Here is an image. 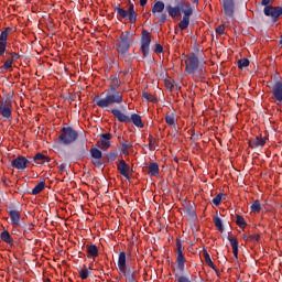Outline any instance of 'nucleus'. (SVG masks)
Here are the masks:
<instances>
[{
  "mask_svg": "<svg viewBox=\"0 0 282 282\" xmlns=\"http://www.w3.org/2000/svg\"><path fill=\"white\" fill-rule=\"evenodd\" d=\"M101 140H106L109 142V140L112 138L111 133H104L100 135Z\"/></svg>",
  "mask_w": 282,
  "mask_h": 282,
  "instance_id": "nucleus-53",
  "label": "nucleus"
},
{
  "mask_svg": "<svg viewBox=\"0 0 282 282\" xmlns=\"http://www.w3.org/2000/svg\"><path fill=\"white\" fill-rule=\"evenodd\" d=\"M117 171H119L120 175L126 177V180H130L129 173L131 171V166L127 164L126 160H120L117 162Z\"/></svg>",
  "mask_w": 282,
  "mask_h": 282,
  "instance_id": "nucleus-11",
  "label": "nucleus"
},
{
  "mask_svg": "<svg viewBox=\"0 0 282 282\" xmlns=\"http://www.w3.org/2000/svg\"><path fill=\"white\" fill-rule=\"evenodd\" d=\"M271 94L275 98L276 102H282V82H276L272 86Z\"/></svg>",
  "mask_w": 282,
  "mask_h": 282,
  "instance_id": "nucleus-14",
  "label": "nucleus"
},
{
  "mask_svg": "<svg viewBox=\"0 0 282 282\" xmlns=\"http://www.w3.org/2000/svg\"><path fill=\"white\" fill-rule=\"evenodd\" d=\"M153 140L152 139H149V147L152 148L153 147Z\"/></svg>",
  "mask_w": 282,
  "mask_h": 282,
  "instance_id": "nucleus-57",
  "label": "nucleus"
},
{
  "mask_svg": "<svg viewBox=\"0 0 282 282\" xmlns=\"http://www.w3.org/2000/svg\"><path fill=\"white\" fill-rule=\"evenodd\" d=\"M101 149H109V147H111V141H107L105 139H101Z\"/></svg>",
  "mask_w": 282,
  "mask_h": 282,
  "instance_id": "nucleus-46",
  "label": "nucleus"
},
{
  "mask_svg": "<svg viewBox=\"0 0 282 282\" xmlns=\"http://www.w3.org/2000/svg\"><path fill=\"white\" fill-rule=\"evenodd\" d=\"M164 8H165V6L162 1H156L154 3V6L152 7V14L155 15V14H160V13L164 12Z\"/></svg>",
  "mask_w": 282,
  "mask_h": 282,
  "instance_id": "nucleus-24",
  "label": "nucleus"
},
{
  "mask_svg": "<svg viewBox=\"0 0 282 282\" xmlns=\"http://www.w3.org/2000/svg\"><path fill=\"white\" fill-rule=\"evenodd\" d=\"M110 113L118 120V122H132L134 127L139 129H144V122H142V117L138 113H132L130 117L122 112L120 109L113 108Z\"/></svg>",
  "mask_w": 282,
  "mask_h": 282,
  "instance_id": "nucleus-3",
  "label": "nucleus"
},
{
  "mask_svg": "<svg viewBox=\"0 0 282 282\" xmlns=\"http://www.w3.org/2000/svg\"><path fill=\"white\" fill-rule=\"evenodd\" d=\"M166 19H169V15L166 13H162L160 17H159V23H166Z\"/></svg>",
  "mask_w": 282,
  "mask_h": 282,
  "instance_id": "nucleus-49",
  "label": "nucleus"
},
{
  "mask_svg": "<svg viewBox=\"0 0 282 282\" xmlns=\"http://www.w3.org/2000/svg\"><path fill=\"white\" fill-rule=\"evenodd\" d=\"M142 97L145 98L148 102H158V99L155 98V96H153L150 93L143 91Z\"/></svg>",
  "mask_w": 282,
  "mask_h": 282,
  "instance_id": "nucleus-36",
  "label": "nucleus"
},
{
  "mask_svg": "<svg viewBox=\"0 0 282 282\" xmlns=\"http://www.w3.org/2000/svg\"><path fill=\"white\" fill-rule=\"evenodd\" d=\"M45 162H50V156H46L43 153H37L33 156L32 166H36V164H45Z\"/></svg>",
  "mask_w": 282,
  "mask_h": 282,
  "instance_id": "nucleus-18",
  "label": "nucleus"
},
{
  "mask_svg": "<svg viewBox=\"0 0 282 282\" xmlns=\"http://www.w3.org/2000/svg\"><path fill=\"white\" fill-rule=\"evenodd\" d=\"M57 140L59 144L69 147V144H74V142L78 140V131L72 127H64L62 128Z\"/></svg>",
  "mask_w": 282,
  "mask_h": 282,
  "instance_id": "nucleus-5",
  "label": "nucleus"
},
{
  "mask_svg": "<svg viewBox=\"0 0 282 282\" xmlns=\"http://www.w3.org/2000/svg\"><path fill=\"white\" fill-rule=\"evenodd\" d=\"M122 85L120 78L112 77L109 89L105 91V98H100L99 96L94 97V102H96L97 107L100 109H107V107H111V105H122V93L118 91V87Z\"/></svg>",
  "mask_w": 282,
  "mask_h": 282,
  "instance_id": "nucleus-1",
  "label": "nucleus"
},
{
  "mask_svg": "<svg viewBox=\"0 0 282 282\" xmlns=\"http://www.w3.org/2000/svg\"><path fill=\"white\" fill-rule=\"evenodd\" d=\"M0 115L4 120L12 118V95H7L0 100Z\"/></svg>",
  "mask_w": 282,
  "mask_h": 282,
  "instance_id": "nucleus-7",
  "label": "nucleus"
},
{
  "mask_svg": "<svg viewBox=\"0 0 282 282\" xmlns=\"http://www.w3.org/2000/svg\"><path fill=\"white\" fill-rule=\"evenodd\" d=\"M272 1L274 0H261V6L264 7V17H270L272 19V22L276 23V21H279V19H281L282 17V7L270 6Z\"/></svg>",
  "mask_w": 282,
  "mask_h": 282,
  "instance_id": "nucleus-6",
  "label": "nucleus"
},
{
  "mask_svg": "<svg viewBox=\"0 0 282 282\" xmlns=\"http://www.w3.org/2000/svg\"><path fill=\"white\" fill-rule=\"evenodd\" d=\"M183 12H184L183 19H187L191 21V15L193 14V9L188 8L186 10H184Z\"/></svg>",
  "mask_w": 282,
  "mask_h": 282,
  "instance_id": "nucleus-43",
  "label": "nucleus"
},
{
  "mask_svg": "<svg viewBox=\"0 0 282 282\" xmlns=\"http://www.w3.org/2000/svg\"><path fill=\"white\" fill-rule=\"evenodd\" d=\"M128 14L130 23H135V21H138V13H135V7L131 2L129 3Z\"/></svg>",
  "mask_w": 282,
  "mask_h": 282,
  "instance_id": "nucleus-20",
  "label": "nucleus"
},
{
  "mask_svg": "<svg viewBox=\"0 0 282 282\" xmlns=\"http://www.w3.org/2000/svg\"><path fill=\"white\" fill-rule=\"evenodd\" d=\"M30 164H32V161L28 160V158L23 155H18L11 161L12 169H17L18 171H25Z\"/></svg>",
  "mask_w": 282,
  "mask_h": 282,
  "instance_id": "nucleus-9",
  "label": "nucleus"
},
{
  "mask_svg": "<svg viewBox=\"0 0 282 282\" xmlns=\"http://www.w3.org/2000/svg\"><path fill=\"white\" fill-rule=\"evenodd\" d=\"M228 241L232 248L235 259H239V242L235 237H228Z\"/></svg>",
  "mask_w": 282,
  "mask_h": 282,
  "instance_id": "nucleus-19",
  "label": "nucleus"
},
{
  "mask_svg": "<svg viewBox=\"0 0 282 282\" xmlns=\"http://www.w3.org/2000/svg\"><path fill=\"white\" fill-rule=\"evenodd\" d=\"M249 239H250V241H259V239H261V236H259V235H251V236H249Z\"/></svg>",
  "mask_w": 282,
  "mask_h": 282,
  "instance_id": "nucleus-54",
  "label": "nucleus"
},
{
  "mask_svg": "<svg viewBox=\"0 0 282 282\" xmlns=\"http://www.w3.org/2000/svg\"><path fill=\"white\" fill-rule=\"evenodd\" d=\"M250 149H259L265 147V138L254 137L249 140Z\"/></svg>",
  "mask_w": 282,
  "mask_h": 282,
  "instance_id": "nucleus-15",
  "label": "nucleus"
},
{
  "mask_svg": "<svg viewBox=\"0 0 282 282\" xmlns=\"http://www.w3.org/2000/svg\"><path fill=\"white\" fill-rule=\"evenodd\" d=\"M148 0H140V6L144 7L147 6Z\"/></svg>",
  "mask_w": 282,
  "mask_h": 282,
  "instance_id": "nucleus-55",
  "label": "nucleus"
},
{
  "mask_svg": "<svg viewBox=\"0 0 282 282\" xmlns=\"http://www.w3.org/2000/svg\"><path fill=\"white\" fill-rule=\"evenodd\" d=\"M0 237H1V240L4 241V243L10 245L14 241L8 230L2 231Z\"/></svg>",
  "mask_w": 282,
  "mask_h": 282,
  "instance_id": "nucleus-27",
  "label": "nucleus"
},
{
  "mask_svg": "<svg viewBox=\"0 0 282 282\" xmlns=\"http://www.w3.org/2000/svg\"><path fill=\"white\" fill-rule=\"evenodd\" d=\"M123 276H127L128 282H135V272L130 269H128V271L126 270V274H123Z\"/></svg>",
  "mask_w": 282,
  "mask_h": 282,
  "instance_id": "nucleus-34",
  "label": "nucleus"
},
{
  "mask_svg": "<svg viewBox=\"0 0 282 282\" xmlns=\"http://www.w3.org/2000/svg\"><path fill=\"white\" fill-rule=\"evenodd\" d=\"M107 158L110 160V162H113L116 161V158H118V153L116 151H111L108 153Z\"/></svg>",
  "mask_w": 282,
  "mask_h": 282,
  "instance_id": "nucleus-44",
  "label": "nucleus"
},
{
  "mask_svg": "<svg viewBox=\"0 0 282 282\" xmlns=\"http://www.w3.org/2000/svg\"><path fill=\"white\" fill-rule=\"evenodd\" d=\"M91 274V271H89V269L85 268L79 270V276L80 279H83V281H85V279H87L89 275Z\"/></svg>",
  "mask_w": 282,
  "mask_h": 282,
  "instance_id": "nucleus-35",
  "label": "nucleus"
},
{
  "mask_svg": "<svg viewBox=\"0 0 282 282\" xmlns=\"http://www.w3.org/2000/svg\"><path fill=\"white\" fill-rule=\"evenodd\" d=\"M250 65V59L241 58L238 61V68L243 69V67H248Z\"/></svg>",
  "mask_w": 282,
  "mask_h": 282,
  "instance_id": "nucleus-39",
  "label": "nucleus"
},
{
  "mask_svg": "<svg viewBox=\"0 0 282 282\" xmlns=\"http://www.w3.org/2000/svg\"><path fill=\"white\" fill-rule=\"evenodd\" d=\"M214 270V272L217 274V276H219V269H217V267L215 265V269H212Z\"/></svg>",
  "mask_w": 282,
  "mask_h": 282,
  "instance_id": "nucleus-56",
  "label": "nucleus"
},
{
  "mask_svg": "<svg viewBox=\"0 0 282 282\" xmlns=\"http://www.w3.org/2000/svg\"><path fill=\"white\" fill-rule=\"evenodd\" d=\"M184 62L185 72L187 74H196V72H199L200 78H204V76H206V68L203 64H199V57L195 53H189L185 55Z\"/></svg>",
  "mask_w": 282,
  "mask_h": 282,
  "instance_id": "nucleus-2",
  "label": "nucleus"
},
{
  "mask_svg": "<svg viewBox=\"0 0 282 282\" xmlns=\"http://www.w3.org/2000/svg\"><path fill=\"white\" fill-rule=\"evenodd\" d=\"M77 155L78 158H85V155H87V147H85V144L77 150Z\"/></svg>",
  "mask_w": 282,
  "mask_h": 282,
  "instance_id": "nucleus-42",
  "label": "nucleus"
},
{
  "mask_svg": "<svg viewBox=\"0 0 282 282\" xmlns=\"http://www.w3.org/2000/svg\"><path fill=\"white\" fill-rule=\"evenodd\" d=\"M203 254L205 258V263H207L209 268L215 269V263H213V259H210V254L206 249L203 250Z\"/></svg>",
  "mask_w": 282,
  "mask_h": 282,
  "instance_id": "nucleus-30",
  "label": "nucleus"
},
{
  "mask_svg": "<svg viewBox=\"0 0 282 282\" xmlns=\"http://www.w3.org/2000/svg\"><path fill=\"white\" fill-rule=\"evenodd\" d=\"M223 8L227 19L235 17V0H223Z\"/></svg>",
  "mask_w": 282,
  "mask_h": 282,
  "instance_id": "nucleus-10",
  "label": "nucleus"
},
{
  "mask_svg": "<svg viewBox=\"0 0 282 282\" xmlns=\"http://www.w3.org/2000/svg\"><path fill=\"white\" fill-rule=\"evenodd\" d=\"M154 52L155 54H162V52H164V47L161 44H155Z\"/></svg>",
  "mask_w": 282,
  "mask_h": 282,
  "instance_id": "nucleus-50",
  "label": "nucleus"
},
{
  "mask_svg": "<svg viewBox=\"0 0 282 282\" xmlns=\"http://www.w3.org/2000/svg\"><path fill=\"white\" fill-rule=\"evenodd\" d=\"M11 226H19L21 224V209H8Z\"/></svg>",
  "mask_w": 282,
  "mask_h": 282,
  "instance_id": "nucleus-13",
  "label": "nucleus"
},
{
  "mask_svg": "<svg viewBox=\"0 0 282 282\" xmlns=\"http://www.w3.org/2000/svg\"><path fill=\"white\" fill-rule=\"evenodd\" d=\"M131 147H133V144H131V143H124V142L121 143V151H122L123 155L129 154V152L127 150L131 149Z\"/></svg>",
  "mask_w": 282,
  "mask_h": 282,
  "instance_id": "nucleus-41",
  "label": "nucleus"
},
{
  "mask_svg": "<svg viewBox=\"0 0 282 282\" xmlns=\"http://www.w3.org/2000/svg\"><path fill=\"white\" fill-rule=\"evenodd\" d=\"M133 45V34L131 32L126 31L122 32L117 44V51L123 58H129V50Z\"/></svg>",
  "mask_w": 282,
  "mask_h": 282,
  "instance_id": "nucleus-4",
  "label": "nucleus"
},
{
  "mask_svg": "<svg viewBox=\"0 0 282 282\" xmlns=\"http://www.w3.org/2000/svg\"><path fill=\"white\" fill-rule=\"evenodd\" d=\"M86 252H87L88 259H96V257H98L99 254L98 247L94 243L86 246Z\"/></svg>",
  "mask_w": 282,
  "mask_h": 282,
  "instance_id": "nucleus-17",
  "label": "nucleus"
},
{
  "mask_svg": "<svg viewBox=\"0 0 282 282\" xmlns=\"http://www.w3.org/2000/svg\"><path fill=\"white\" fill-rule=\"evenodd\" d=\"M177 265L181 272H184V263H186V258H184V253H177Z\"/></svg>",
  "mask_w": 282,
  "mask_h": 282,
  "instance_id": "nucleus-26",
  "label": "nucleus"
},
{
  "mask_svg": "<svg viewBox=\"0 0 282 282\" xmlns=\"http://www.w3.org/2000/svg\"><path fill=\"white\" fill-rule=\"evenodd\" d=\"M45 188V183L44 181L40 182L35 187L32 189L31 194L33 195H39L43 189Z\"/></svg>",
  "mask_w": 282,
  "mask_h": 282,
  "instance_id": "nucleus-31",
  "label": "nucleus"
},
{
  "mask_svg": "<svg viewBox=\"0 0 282 282\" xmlns=\"http://www.w3.org/2000/svg\"><path fill=\"white\" fill-rule=\"evenodd\" d=\"M165 122L169 124V127L175 129V113L166 115Z\"/></svg>",
  "mask_w": 282,
  "mask_h": 282,
  "instance_id": "nucleus-28",
  "label": "nucleus"
},
{
  "mask_svg": "<svg viewBox=\"0 0 282 282\" xmlns=\"http://www.w3.org/2000/svg\"><path fill=\"white\" fill-rule=\"evenodd\" d=\"M90 155L93 158V164L98 169H101L102 162H100V160H102V151L97 148H91Z\"/></svg>",
  "mask_w": 282,
  "mask_h": 282,
  "instance_id": "nucleus-12",
  "label": "nucleus"
},
{
  "mask_svg": "<svg viewBox=\"0 0 282 282\" xmlns=\"http://www.w3.org/2000/svg\"><path fill=\"white\" fill-rule=\"evenodd\" d=\"M9 58L14 63V61H19V58H21V55H19V53H10Z\"/></svg>",
  "mask_w": 282,
  "mask_h": 282,
  "instance_id": "nucleus-47",
  "label": "nucleus"
},
{
  "mask_svg": "<svg viewBox=\"0 0 282 282\" xmlns=\"http://www.w3.org/2000/svg\"><path fill=\"white\" fill-rule=\"evenodd\" d=\"M61 171H65V166H62V167H61Z\"/></svg>",
  "mask_w": 282,
  "mask_h": 282,
  "instance_id": "nucleus-60",
  "label": "nucleus"
},
{
  "mask_svg": "<svg viewBox=\"0 0 282 282\" xmlns=\"http://www.w3.org/2000/svg\"><path fill=\"white\" fill-rule=\"evenodd\" d=\"M214 224H215L217 230H219V232H224V223L221 221V218L216 216L214 218Z\"/></svg>",
  "mask_w": 282,
  "mask_h": 282,
  "instance_id": "nucleus-33",
  "label": "nucleus"
},
{
  "mask_svg": "<svg viewBox=\"0 0 282 282\" xmlns=\"http://www.w3.org/2000/svg\"><path fill=\"white\" fill-rule=\"evenodd\" d=\"M176 248H177V253H184L182 249V240L180 238L176 239Z\"/></svg>",
  "mask_w": 282,
  "mask_h": 282,
  "instance_id": "nucleus-48",
  "label": "nucleus"
},
{
  "mask_svg": "<svg viewBox=\"0 0 282 282\" xmlns=\"http://www.w3.org/2000/svg\"><path fill=\"white\" fill-rule=\"evenodd\" d=\"M7 47H8V44L0 43V56H3L6 54Z\"/></svg>",
  "mask_w": 282,
  "mask_h": 282,
  "instance_id": "nucleus-51",
  "label": "nucleus"
},
{
  "mask_svg": "<svg viewBox=\"0 0 282 282\" xmlns=\"http://www.w3.org/2000/svg\"><path fill=\"white\" fill-rule=\"evenodd\" d=\"M226 28L224 26V24L219 25L216 28V34H224Z\"/></svg>",
  "mask_w": 282,
  "mask_h": 282,
  "instance_id": "nucleus-52",
  "label": "nucleus"
},
{
  "mask_svg": "<svg viewBox=\"0 0 282 282\" xmlns=\"http://www.w3.org/2000/svg\"><path fill=\"white\" fill-rule=\"evenodd\" d=\"M236 224L242 230L248 226V224L246 223V219L241 215H236Z\"/></svg>",
  "mask_w": 282,
  "mask_h": 282,
  "instance_id": "nucleus-29",
  "label": "nucleus"
},
{
  "mask_svg": "<svg viewBox=\"0 0 282 282\" xmlns=\"http://www.w3.org/2000/svg\"><path fill=\"white\" fill-rule=\"evenodd\" d=\"M148 174H150L151 177H156V175H160V165L158 163H150L148 166Z\"/></svg>",
  "mask_w": 282,
  "mask_h": 282,
  "instance_id": "nucleus-21",
  "label": "nucleus"
},
{
  "mask_svg": "<svg viewBox=\"0 0 282 282\" xmlns=\"http://www.w3.org/2000/svg\"><path fill=\"white\" fill-rule=\"evenodd\" d=\"M192 3H199V0H192Z\"/></svg>",
  "mask_w": 282,
  "mask_h": 282,
  "instance_id": "nucleus-58",
  "label": "nucleus"
},
{
  "mask_svg": "<svg viewBox=\"0 0 282 282\" xmlns=\"http://www.w3.org/2000/svg\"><path fill=\"white\" fill-rule=\"evenodd\" d=\"M115 11L117 12L118 21H122V19H129V11L124 10L121 7H115Z\"/></svg>",
  "mask_w": 282,
  "mask_h": 282,
  "instance_id": "nucleus-22",
  "label": "nucleus"
},
{
  "mask_svg": "<svg viewBox=\"0 0 282 282\" xmlns=\"http://www.w3.org/2000/svg\"><path fill=\"white\" fill-rule=\"evenodd\" d=\"M251 212L261 213V203L259 202V199L254 200L253 204L251 205Z\"/></svg>",
  "mask_w": 282,
  "mask_h": 282,
  "instance_id": "nucleus-38",
  "label": "nucleus"
},
{
  "mask_svg": "<svg viewBox=\"0 0 282 282\" xmlns=\"http://www.w3.org/2000/svg\"><path fill=\"white\" fill-rule=\"evenodd\" d=\"M12 61L10 58H8L4 64L0 67V72L3 73V69L4 70H8V69H12Z\"/></svg>",
  "mask_w": 282,
  "mask_h": 282,
  "instance_id": "nucleus-40",
  "label": "nucleus"
},
{
  "mask_svg": "<svg viewBox=\"0 0 282 282\" xmlns=\"http://www.w3.org/2000/svg\"><path fill=\"white\" fill-rule=\"evenodd\" d=\"M28 230H33L32 225H29Z\"/></svg>",
  "mask_w": 282,
  "mask_h": 282,
  "instance_id": "nucleus-59",
  "label": "nucleus"
},
{
  "mask_svg": "<svg viewBox=\"0 0 282 282\" xmlns=\"http://www.w3.org/2000/svg\"><path fill=\"white\" fill-rule=\"evenodd\" d=\"M224 197H226V194L219 193L215 198H213L212 204H214V206H221V199H224Z\"/></svg>",
  "mask_w": 282,
  "mask_h": 282,
  "instance_id": "nucleus-32",
  "label": "nucleus"
},
{
  "mask_svg": "<svg viewBox=\"0 0 282 282\" xmlns=\"http://www.w3.org/2000/svg\"><path fill=\"white\" fill-rule=\"evenodd\" d=\"M166 11L169 12V15L172 17V19H175V17H180L182 12L180 7H172L171 4L166 6Z\"/></svg>",
  "mask_w": 282,
  "mask_h": 282,
  "instance_id": "nucleus-23",
  "label": "nucleus"
},
{
  "mask_svg": "<svg viewBox=\"0 0 282 282\" xmlns=\"http://www.w3.org/2000/svg\"><path fill=\"white\" fill-rule=\"evenodd\" d=\"M188 25H191V20L183 18V21L178 23L180 30H187Z\"/></svg>",
  "mask_w": 282,
  "mask_h": 282,
  "instance_id": "nucleus-37",
  "label": "nucleus"
},
{
  "mask_svg": "<svg viewBox=\"0 0 282 282\" xmlns=\"http://www.w3.org/2000/svg\"><path fill=\"white\" fill-rule=\"evenodd\" d=\"M118 268L121 274H127V253L124 251L119 253Z\"/></svg>",
  "mask_w": 282,
  "mask_h": 282,
  "instance_id": "nucleus-16",
  "label": "nucleus"
},
{
  "mask_svg": "<svg viewBox=\"0 0 282 282\" xmlns=\"http://www.w3.org/2000/svg\"><path fill=\"white\" fill-rule=\"evenodd\" d=\"M150 47H151V33H149V31L147 30H143L141 35L140 50H141V54L144 57L149 56Z\"/></svg>",
  "mask_w": 282,
  "mask_h": 282,
  "instance_id": "nucleus-8",
  "label": "nucleus"
},
{
  "mask_svg": "<svg viewBox=\"0 0 282 282\" xmlns=\"http://www.w3.org/2000/svg\"><path fill=\"white\" fill-rule=\"evenodd\" d=\"M165 87H166V89H170V91H172V89L175 87V85L173 84V80L165 79Z\"/></svg>",
  "mask_w": 282,
  "mask_h": 282,
  "instance_id": "nucleus-45",
  "label": "nucleus"
},
{
  "mask_svg": "<svg viewBox=\"0 0 282 282\" xmlns=\"http://www.w3.org/2000/svg\"><path fill=\"white\" fill-rule=\"evenodd\" d=\"M245 239L248 240V239H250V237L245 236Z\"/></svg>",
  "mask_w": 282,
  "mask_h": 282,
  "instance_id": "nucleus-61",
  "label": "nucleus"
},
{
  "mask_svg": "<svg viewBox=\"0 0 282 282\" xmlns=\"http://www.w3.org/2000/svg\"><path fill=\"white\" fill-rule=\"evenodd\" d=\"M12 32V28L8 26L0 34V43L8 44V35Z\"/></svg>",
  "mask_w": 282,
  "mask_h": 282,
  "instance_id": "nucleus-25",
  "label": "nucleus"
}]
</instances>
